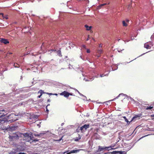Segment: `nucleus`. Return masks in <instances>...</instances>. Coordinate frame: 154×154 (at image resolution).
Listing matches in <instances>:
<instances>
[{"label": "nucleus", "mask_w": 154, "mask_h": 154, "mask_svg": "<svg viewBox=\"0 0 154 154\" xmlns=\"http://www.w3.org/2000/svg\"><path fill=\"white\" fill-rule=\"evenodd\" d=\"M17 151H16L15 148H14L13 149V150L10 153L11 154H17Z\"/></svg>", "instance_id": "nucleus-29"}, {"label": "nucleus", "mask_w": 154, "mask_h": 154, "mask_svg": "<svg viewBox=\"0 0 154 154\" xmlns=\"http://www.w3.org/2000/svg\"><path fill=\"white\" fill-rule=\"evenodd\" d=\"M149 135V134H148V135H145V136H143V137H141V138H140V139H139L137 141H138L140 140H141V139H142V138H143L144 137H146V136H148V135Z\"/></svg>", "instance_id": "nucleus-44"}, {"label": "nucleus", "mask_w": 154, "mask_h": 154, "mask_svg": "<svg viewBox=\"0 0 154 154\" xmlns=\"http://www.w3.org/2000/svg\"><path fill=\"white\" fill-rule=\"evenodd\" d=\"M24 140H25V141L26 142H29L31 143V142L32 140V138L30 139L28 138H26V139L24 138Z\"/></svg>", "instance_id": "nucleus-26"}, {"label": "nucleus", "mask_w": 154, "mask_h": 154, "mask_svg": "<svg viewBox=\"0 0 154 154\" xmlns=\"http://www.w3.org/2000/svg\"><path fill=\"white\" fill-rule=\"evenodd\" d=\"M8 125V131H13L16 129H17L18 128L17 126V125Z\"/></svg>", "instance_id": "nucleus-9"}, {"label": "nucleus", "mask_w": 154, "mask_h": 154, "mask_svg": "<svg viewBox=\"0 0 154 154\" xmlns=\"http://www.w3.org/2000/svg\"><path fill=\"white\" fill-rule=\"evenodd\" d=\"M15 149L17 152H20L25 151L26 149V148L23 145H18L16 147Z\"/></svg>", "instance_id": "nucleus-5"}, {"label": "nucleus", "mask_w": 154, "mask_h": 154, "mask_svg": "<svg viewBox=\"0 0 154 154\" xmlns=\"http://www.w3.org/2000/svg\"><path fill=\"white\" fill-rule=\"evenodd\" d=\"M132 134H128L125 135V140H129L130 139H131L133 137V136L130 137Z\"/></svg>", "instance_id": "nucleus-16"}, {"label": "nucleus", "mask_w": 154, "mask_h": 154, "mask_svg": "<svg viewBox=\"0 0 154 154\" xmlns=\"http://www.w3.org/2000/svg\"><path fill=\"white\" fill-rule=\"evenodd\" d=\"M153 108V106H147L145 108V109L146 110H151Z\"/></svg>", "instance_id": "nucleus-27"}, {"label": "nucleus", "mask_w": 154, "mask_h": 154, "mask_svg": "<svg viewBox=\"0 0 154 154\" xmlns=\"http://www.w3.org/2000/svg\"><path fill=\"white\" fill-rule=\"evenodd\" d=\"M128 99H130L132 101H133L134 102V103H135L136 104H139V103L137 101L134 100L133 99L132 97H131L130 96H128Z\"/></svg>", "instance_id": "nucleus-22"}, {"label": "nucleus", "mask_w": 154, "mask_h": 154, "mask_svg": "<svg viewBox=\"0 0 154 154\" xmlns=\"http://www.w3.org/2000/svg\"><path fill=\"white\" fill-rule=\"evenodd\" d=\"M45 131H43L42 132H41L39 134V137H41L43 136L44 134H45L46 133H45Z\"/></svg>", "instance_id": "nucleus-36"}, {"label": "nucleus", "mask_w": 154, "mask_h": 154, "mask_svg": "<svg viewBox=\"0 0 154 154\" xmlns=\"http://www.w3.org/2000/svg\"><path fill=\"white\" fill-rule=\"evenodd\" d=\"M89 36H90L89 35H88V38L86 39V41H88L89 40V38H90Z\"/></svg>", "instance_id": "nucleus-60"}, {"label": "nucleus", "mask_w": 154, "mask_h": 154, "mask_svg": "<svg viewBox=\"0 0 154 154\" xmlns=\"http://www.w3.org/2000/svg\"><path fill=\"white\" fill-rule=\"evenodd\" d=\"M47 102H51V100L50 99H48Z\"/></svg>", "instance_id": "nucleus-64"}, {"label": "nucleus", "mask_w": 154, "mask_h": 154, "mask_svg": "<svg viewBox=\"0 0 154 154\" xmlns=\"http://www.w3.org/2000/svg\"><path fill=\"white\" fill-rule=\"evenodd\" d=\"M121 95L122 96H125L126 97H127V99H128V95H127L126 94H124L123 93H120L117 97H116V98H114L113 99H112V100H109V101H106V102H104L103 103H108V102H110V101H114L116 99L118 98L119 97H120V96ZM98 103H99V104H100V103H102L100 102H98Z\"/></svg>", "instance_id": "nucleus-8"}, {"label": "nucleus", "mask_w": 154, "mask_h": 154, "mask_svg": "<svg viewBox=\"0 0 154 154\" xmlns=\"http://www.w3.org/2000/svg\"><path fill=\"white\" fill-rule=\"evenodd\" d=\"M102 52H103V51L101 49L98 50V53L99 54H101V53H102Z\"/></svg>", "instance_id": "nucleus-42"}, {"label": "nucleus", "mask_w": 154, "mask_h": 154, "mask_svg": "<svg viewBox=\"0 0 154 154\" xmlns=\"http://www.w3.org/2000/svg\"><path fill=\"white\" fill-rule=\"evenodd\" d=\"M118 68H115L114 69V68H110V69H108V68H106L103 70L104 72L103 74H100V75L97 73V71L94 69H92V71H91L90 72L91 74L94 77H95L96 78L99 77H102L104 76H107L108 75L109 73V72L111 71H113L116 70Z\"/></svg>", "instance_id": "nucleus-1"}, {"label": "nucleus", "mask_w": 154, "mask_h": 154, "mask_svg": "<svg viewBox=\"0 0 154 154\" xmlns=\"http://www.w3.org/2000/svg\"><path fill=\"white\" fill-rule=\"evenodd\" d=\"M123 25L124 26H128L127 24L125 23V21H122Z\"/></svg>", "instance_id": "nucleus-37"}, {"label": "nucleus", "mask_w": 154, "mask_h": 154, "mask_svg": "<svg viewBox=\"0 0 154 154\" xmlns=\"http://www.w3.org/2000/svg\"><path fill=\"white\" fill-rule=\"evenodd\" d=\"M21 137V133H13L12 135H9V138L10 141H13L14 140H17L19 138Z\"/></svg>", "instance_id": "nucleus-2"}, {"label": "nucleus", "mask_w": 154, "mask_h": 154, "mask_svg": "<svg viewBox=\"0 0 154 154\" xmlns=\"http://www.w3.org/2000/svg\"><path fill=\"white\" fill-rule=\"evenodd\" d=\"M12 119H17V121L19 119L18 118L16 117V116H14V117Z\"/></svg>", "instance_id": "nucleus-53"}, {"label": "nucleus", "mask_w": 154, "mask_h": 154, "mask_svg": "<svg viewBox=\"0 0 154 154\" xmlns=\"http://www.w3.org/2000/svg\"><path fill=\"white\" fill-rule=\"evenodd\" d=\"M18 116V115H16L14 113H11V114H9V115L7 116V119H12L14 117V116Z\"/></svg>", "instance_id": "nucleus-18"}, {"label": "nucleus", "mask_w": 154, "mask_h": 154, "mask_svg": "<svg viewBox=\"0 0 154 154\" xmlns=\"http://www.w3.org/2000/svg\"><path fill=\"white\" fill-rule=\"evenodd\" d=\"M38 141V140L37 139H32V138L31 142V143H33V142H36Z\"/></svg>", "instance_id": "nucleus-33"}, {"label": "nucleus", "mask_w": 154, "mask_h": 154, "mask_svg": "<svg viewBox=\"0 0 154 154\" xmlns=\"http://www.w3.org/2000/svg\"><path fill=\"white\" fill-rule=\"evenodd\" d=\"M74 90H75V91H77V92H78V93L79 94V93H80L77 89H75Z\"/></svg>", "instance_id": "nucleus-61"}, {"label": "nucleus", "mask_w": 154, "mask_h": 154, "mask_svg": "<svg viewBox=\"0 0 154 154\" xmlns=\"http://www.w3.org/2000/svg\"><path fill=\"white\" fill-rule=\"evenodd\" d=\"M5 116V114L4 113H3V114H2L0 116V118L2 117H4Z\"/></svg>", "instance_id": "nucleus-45"}, {"label": "nucleus", "mask_w": 154, "mask_h": 154, "mask_svg": "<svg viewBox=\"0 0 154 154\" xmlns=\"http://www.w3.org/2000/svg\"><path fill=\"white\" fill-rule=\"evenodd\" d=\"M14 88L12 89V90L13 92L7 94V96L8 97L14 96L16 94H20V92H22V91L20 90H19V89H16V90H15V85H14Z\"/></svg>", "instance_id": "nucleus-3"}, {"label": "nucleus", "mask_w": 154, "mask_h": 154, "mask_svg": "<svg viewBox=\"0 0 154 154\" xmlns=\"http://www.w3.org/2000/svg\"><path fill=\"white\" fill-rule=\"evenodd\" d=\"M46 94H48V95H49L50 96H51V95H53V93H48V92H47V93H46Z\"/></svg>", "instance_id": "nucleus-48"}, {"label": "nucleus", "mask_w": 154, "mask_h": 154, "mask_svg": "<svg viewBox=\"0 0 154 154\" xmlns=\"http://www.w3.org/2000/svg\"><path fill=\"white\" fill-rule=\"evenodd\" d=\"M79 94L80 96H82V97H83L84 96V95H83V94H82L81 93H79Z\"/></svg>", "instance_id": "nucleus-57"}, {"label": "nucleus", "mask_w": 154, "mask_h": 154, "mask_svg": "<svg viewBox=\"0 0 154 154\" xmlns=\"http://www.w3.org/2000/svg\"><path fill=\"white\" fill-rule=\"evenodd\" d=\"M87 53H90V51L89 49H87Z\"/></svg>", "instance_id": "nucleus-55"}, {"label": "nucleus", "mask_w": 154, "mask_h": 154, "mask_svg": "<svg viewBox=\"0 0 154 154\" xmlns=\"http://www.w3.org/2000/svg\"><path fill=\"white\" fill-rule=\"evenodd\" d=\"M69 95L74 96H75L74 94H73L72 93H69Z\"/></svg>", "instance_id": "nucleus-58"}, {"label": "nucleus", "mask_w": 154, "mask_h": 154, "mask_svg": "<svg viewBox=\"0 0 154 154\" xmlns=\"http://www.w3.org/2000/svg\"><path fill=\"white\" fill-rule=\"evenodd\" d=\"M33 134L35 137H39V134Z\"/></svg>", "instance_id": "nucleus-50"}, {"label": "nucleus", "mask_w": 154, "mask_h": 154, "mask_svg": "<svg viewBox=\"0 0 154 154\" xmlns=\"http://www.w3.org/2000/svg\"><path fill=\"white\" fill-rule=\"evenodd\" d=\"M58 54H61V51L60 50H58L57 51Z\"/></svg>", "instance_id": "nucleus-49"}, {"label": "nucleus", "mask_w": 154, "mask_h": 154, "mask_svg": "<svg viewBox=\"0 0 154 154\" xmlns=\"http://www.w3.org/2000/svg\"><path fill=\"white\" fill-rule=\"evenodd\" d=\"M80 131V127L79 126L77 129H76V132H77L78 133Z\"/></svg>", "instance_id": "nucleus-39"}, {"label": "nucleus", "mask_w": 154, "mask_h": 154, "mask_svg": "<svg viewBox=\"0 0 154 154\" xmlns=\"http://www.w3.org/2000/svg\"><path fill=\"white\" fill-rule=\"evenodd\" d=\"M118 154H126V152L125 151H119Z\"/></svg>", "instance_id": "nucleus-34"}, {"label": "nucleus", "mask_w": 154, "mask_h": 154, "mask_svg": "<svg viewBox=\"0 0 154 154\" xmlns=\"http://www.w3.org/2000/svg\"><path fill=\"white\" fill-rule=\"evenodd\" d=\"M17 119H6V121H4L5 122H10L11 123L13 122L16 121H17Z\"/></svg>", "instance_id": "nucleus-19"}, {"label": "nucleus", "mask_w": 154, "mask_h": 154, "mask_svg": "<svg viewBox=\"0 0 154 154\" xmlns=\"http://www.w3.org/2000/svg\"><path fill=\"white\" fill-rule=\"evenodd\" d=\"M49 112V110L48 109V108H47L46 110V112L47 113V115H48V113Z\"/></svg>", "instance_id": "nucleus-51"}, {"label": "nucleus", "mask_w": 154, "mask_h": 154, "mask_svg": "<svg viewBox=\"0 0 154 154\" xmlns=\"http://www.w3.org/2000/svg\"><path fill=\"white\" fill-rule=\"evenodd\" d=\"M94 135L95 136H99V135L97 133H94Z\"/></svg>", "instance_id": "nucleus-54"}, {"label": "nucleus", "mask_w": 154, "mask_h": 154, "mask_svg": "<svg viewBox=\"0 0 154 154\" xmlns=\"http://www.w3.org/2000/svg\"><path fill=\"white\" fill-rule=\"evenodd\" d=\"M142 115L141 113H139L137 115H135L131 119V122L135 121L136 119H139V117Z\"/></svg>", "instance_id": "nucleus-10"}, {"label": "nucleus", "mask_w": 154, "mask_h": 154, "mask_svg": "<svg viewBox=\"0 0 154 154\" xmlns=\"http://www.w3.org/2000/svg\"><path fill=\"white\" fill-rule=\"evenodd\" d=\"M60 95L63 96L64 97L68 98L69 96V93L66 91H65L59 94Z\"/></svg>", "instance_id": "nucleus-11"}, {"label": "nucleus", "mask_w": 154, "mask_h": 154, "mask_svg": "<svg viewBox=\"0 0 154 154\" xmlns=\"http://www.w3.org/2000/svg\"><path fill=\"white\" fill-rule=\"evenodd\" d=\"M39 115L34 114L33 113H31V114H30V117L29 118V119H38Z\"/></svg>", "instance_id": "nucleus-12"}, {"label": "nucleus", "mask_w": 154, "mask_h": 154, "mask_svg": "<svg viewBox=\"0 0 154 154\" xmlns=\"http://www.w3.org/2000/svg\"><path fill=\"white\" fill-rule=\"evenodd\" d=\"M83 97H84V98L83 99V98H82V99L84 100H87V97H86L84 96Z\"/></svg>", "instance_id": "nucleus-47"}, {"label": "nucleus", "mask_w": 154, "mask_h": 154, "mask_svg": "<svg viewBox=\"0 0 154 154\" xmlns=\"http://www.w3.org/2000/svg\"><path fill=\"white\" fill-rule=\"evenodd\" d=\"M42 92H43V90H40L39 91H38V93H40V95L42 96V95L43 94Z\"/></svg>", "instance_id": "nucleus-40"}, {"label": "nucleus", "mask_w": 154, "mask_h": 154, "mask_svg": "<svg viewBox=\"0 0 154 154\" xmlns=\"http://www.w3.org/2000/svg\"><path fill=\"white\" fill-rule=\"evenodd\" d=\"M3 128V129L5 130L4 132L5 131H8V125L7 127H4Z\"/></svg>", "instance_id": "nucleus-31"}, {"label": "nucleus", "mask_w": 154, "mask_h": 154, "mask_svg": "<svg viewBox=\"0 0 154 154\" xmlns=\"http://www.w3.org/2000/svg\"><path fill=\"white\" fill-rule=\"evenodd\" d=\"M98 149L95 152H100L102 151H109L111 150L110 148L111 147L109 146H99L98 147Z\"/></svg>", "instance_id": "nucleus-4"}, {"label": "nucleus", "mask_w": 154, "mask_h": 154, "mask_svg": "<svg viewBox=\"0 0 154 154\" xmlns=\"http://www.w3.org/2000/svg\"><path fill=\"white\" fill-rule=\"evenodd\" d=\"M124 146H126V145H128V144H127V143H124Z\"/></svg>", "instance_id": "nucleus-63"}, {"label": "nucleus", "mask_w": 154, "mask_h": 154, "mask_svg": "<svg viewBox=\"0 0 154 154\" xmlns=\"http://www.w3.org/2000/svg\"><path fill=\"white\" fill-rule=\"evenodd\" d=\"M16 64H17V63H16V64L14 63V66L15 67H17V68L19 67V66H16Z\"/></svg>", "instance_id": "nucleus-59"}, {"label": "nucleus", "mask_w": 154, "mask_h": 154, "mask_svg": "<svg viewBox=\"0 0 154 154\" xmlns=\"http://www.w3.org/2000/svg\"><path fill=\"white\" fill-rule=\"evenodd\" d=\"M153 45L152 42H146L144 45V47L147 49H150Z\"/></svg>", "instance_id": "nucleus-13"}, {"label": "nucleus", "mask_w": 154, "mask_h": 154, "mask_svg": "<svg viewBox=\"0 0 154 154\" xmlns=\"http://www.w3.org/2000/svg\"><path fill=\"white\" fill-rule=\"evenodd\" d=\"M94 79V78L93 77H92L89 78H87L86 79L85 78H84V80H85V81H91Z\"/></svg>", "instance_id": "nucleus-23"}, {"label": "nucleus", "mask_w": 154, "mask_h": 154, "mask_svg": "<svg viewBox=\"0 0 154 154\" xmlns=\"http://www.w3.org/2000/svg\"><path fill=\"white\" fill-rule=\"evenodd\" d=\"M21 136H23L24 138L25 139L26 138H28L30 139L33 138L32 134L31 133H21Z\"/></svg>", "instance_id": "nucleus-6"}, {"label": "nucleus", "mask_w": 154, "mask_h": 154, "mask_svg": "<svg viewBox=\"0 0 154 154\" xmlns=\"http://www.w3.org/2000/svg\"><path fill=\"white\" fill-rule=\"evenodd\" d=\"M111 154V152H105L103 153V154Z\"/></svg>", "instance_id": "nucleus-52"}, {"label": "nucleus", "mask_w": 154, "mask_h": 154, "mask_svg": "<svg viewBox=\"0 0 154 154\" xmlns=\"http://www.w3.org/2000/svg\"><path fill=\"white\" fill-rule=\"evenodd\" d=\"M57 68H53V69L50 68V69H51L52 71H53L54 72H58L57 71Z\"/></svg>", "instance_id": "nucleus-38"}, {"label": "nucleus", "mask_w": 154, "mask_h": 154, "mask_svg": "<svg viewBox=\"0 0 154 154\" xmlns=\"http://www.w3.org/2000/svg\"><path fill=\"white\" fill-rule=\"evenodd\" d=\"M106 4H101L99 6L100 7H102V6H103L105 5Z\"/></svg>", "instance_id": "nucleus-56"}, {"label": "nucleus", "mask_w": 154, "mask_h": 154, "mask_svg": "<svg viewBox=\"0 0 154 154\" xmlns=\"http://www.w3.org/2000/svg\"><path fill=\"white\" fill-rule=\"evenodd\" d=\"M71 153H70V151L69 152H65L63 153V154H70Z\"/></svg>", "instance_id": "nucleus-46"}, {"label": "nucleus", "mask_w": 154, "mask_h": 154, "mask_svg": "<svg viewBox=\"0 0 154 154\" xmlns=\"http://www.w3.org/2000/svg\"><path fill=\"white\" fill-rule=\"evenodd\" d=\"M63 136H62L61 137H60L59 139L58 140H57L58 141H60L62 139V138H63Z\"/></svg>", "instance_id": "nucleus-43"}, {"label": "nucleus", "mask_w": 154, "mask_h": 154, "mask_svg": "<svg viewBox=\"0 0 154 154\" xmlns=\"http://www.w3.org/2000/svg\"><path fill=\"white\" fill-rule=\"evenodd\" d=\"M75 149L69 151L70 153H77L81 150H85V149H77L76 148Z\"/></svg>", "instance_id": "nucleus-15"}, {"label": "nucleus", "mask_w": 154, "mask_h": 154, "mask_svg": "<svg viewBox=\"0 0 154 154\" xmlns=\"http://www.w3.org/2000/svg\"><path fill=\"white\" fill-rule=\"evenodd\" d=\"M79 136V137H76L75 138L74 141L75 142L78 141L81 138V136H80L79 134H78Z\"/></svg>", "instance_id": "nucleus-24"}, {"label": "nucleus", "mask_w": 154, "mask_h": 154, "mask_svg": "<svg viewBox=\"0 0 154 154\" xmlns=\"http://www.w3.org/2000/svg\"><path fill=\"white\" fill-rule=\"evenodd\" d=\"M77 69H78L79 70L78 71V72L79 73H82L83 75V71H82V69L83 68H76Z\"/></svg>", "instance_id": "nucleus-30"}, {"label": "nucleus", "mask_w": 154, "mask_h": 154, "mask_svg": "<svg viewBox=\"0 0 154 154\" xmlns=\"http://www.w3.org/2000/svg\"><path fill=\"white\" fill-rule=\"evenodd\" d=\"M85 27L86 28V29L87 30H90L91 29V26H88V25H85Z\"/></svg>", "instance_id": "nucleus-28"}, {"label": "nucleus", "mask_w": 154, "mask_h": 154, "mask_svg": "<svg viewBox=\"0 0 154 154\" xmlns=\"http://www.w3.org/2000/svg\"><path fill=\"white\" fill-rule=\"evenodd\" d=\"M0 42L1 43H4L5 44H6L9 43V42L8 40L2 38H0Z\"/></svg>", "instance_id": "nucleus-17"}, {"label": "nucleus", "mask_w": 154, "mask_h": 154, "mask_svg": "<svg viewBox=\"0 0 154 154\" xmlns=\"http://www.w3.org/2000/svg\"><path fill=\"white\" fill-rule=\"evenodd\" d=\"M116 144H113L109 146L111 147L110 149L111 150H114L116 149V148H114V147L115 146Z\"/></svg>", "instance_id": "nucleus-25"}, {"label": "nucleus", "mask_w": 154, "mask_h": 154, "mask_svg": "<svg viewBox=\"0 0 154 154\" xmlns=\"http://www.w3.org/2000/svg\"><path fill=\"white\" fill-rule=\"evenodd\" d=\"M125 148H126V149H125V150L128 151L131 149L132 148V147H130V146H129L128 147H125Z\"/></svg>", "instance_id": "nucleus-35"}, {"label": "nucleus", "mask_w": 154, "mask_h": 154, "mask_svg": "<svg viewBox=\"0 0 154 154\" xmlns=\"http://www.w3.org/2000/svg\"><path fill=\"white\" fill-rule=\"evenodd\" d=\"M119 151H113L111 152V154H118Z\"/></svg>", "instance_id": "nucleus-32"}, {"label": "nucleus", "mask_w": 154, "mask_h": 154, "mask_svg": "<svg viewBox=\"0 0 154 154\" xmlns=\"http://www.w3.org/2000/svg\"><path fill=\"white\" fill-rule=\"evenodd\" d=\"M7 70V68H0V75H2L3 73Z\"/></svg>", "instance_id": "nucleus-20"}, {"label": "nucleus", "mask_w": 154, "mask_h": 154, "mask_svg": "<svg viewBox=\"0 0 154 154\" xmlns=\"http://www.w3.org/2000/svg\"><path fill=\"white\" fill-rule=\"evenodd\" d=\"M4 18H5L6 19H8V17L6 16V17H3Z\"/></svg>", "instance_id": "nucleus-62"}, {"label": "nucleus", "mask_w": 154, "mask_h": 154, "mask_svg": "<svg viewBox=\"0 0 154 154\" xmlns=\"http://www.w3.org/2000/svg\"><path fill=\"white\" fill-rule=\"evenodd\" d=\"M122 118L125 119V121L127 122V124L128 125H129L130 124V123L132 122H131V120L130 121H128V119L125 116H122Z\"/></svg>", "instance_id": "nucleus-21"}, {"label": "nucleus", "mask_w": 154, "mask_h": 154, "mask_svg": "<svg viewBox=\"0 0 154 154\" xmlns=\"http://www.w3.org/2000/svg\"><path fill=\"white\" fill-rule=\"evenodd\" d=\"M17 154H27L25 152H17Z\"/></svg>", "instance_id": "nucleus-41"}, {"label": "nucleus", "mask_w": 154, "mask_h": 154, "mask_svg": "<svg viewBox=\"0 0 154 154\" xmlns=\"http://www.w3.org/2000/svg\"><path fill=\"white\" fill-rule=\"evenodd\" d=\"M90 127L89 124H85L81 127H80V131L81 133H83L85 132L87 129Z\"/></svg>", "instance_id": "nucleus-7"}, {"label": "nucleus", "mask_w": 154, "mask_h": 154, "mask_svg": "<svg viewBox=\"0 0 154 154\" xmlns=\"http://www.w3.org/2000/svg\"><path fill=\"white\" fill-rule=\"evenodd\" d=\"M43 68H34V69H33V68H32V69L31 71L33 72H37V73H39L40 72V70H41L43 72V71L42 70Z\"/></svg>", "instance_id": "nucleus-14"}]
</instances>
